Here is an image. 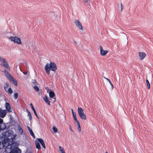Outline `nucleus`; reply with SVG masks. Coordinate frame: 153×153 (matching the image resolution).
I'll return each instance as SVG.
<instances>
[{
    "label": "nucleus",
    "instance_id": "1",
    "mask_svg": "<svg viewBox=\"0 0 153 153\" xmlns=\"http://www.w3.org/2000/svg\"><path fill=\"white\" fill-rule=\"evenodd\" d=\"M56 69V64L53 62H50V64L47 63L45 66V71L48 75L50 74L51 70L55 72Z\"/></svg>",
    "mask_w": 153,
    "mask_h": 153
},
{
    "label": "nucleus",
    "instance_id": "2",
    "mask_svg": "<svg viewBox=\"0 0 153 153\" xmlns=\"http://www.w3.org/2000/svg\"><path fill=\"white\" fill-rule=\"evenodd\" d=\"M13 132L12 130H8L5 132H3V139L4 140L7 139V141L9 142L10 141V139H12L13 137H12L10 138L9 137L11 136L13 134Z\"/></svg>",
    "mask_w": 153,
    "mask_h": 153
},
{
    "label": "nucleus",
    "instance_id": "3",
    "mask_svg": "<svg viewBox=\"0 0 153 153\" xmlns=\"http://www.w3.org/2000/svg\"><path fill=\"white\" fill-rule=\"evenodd\" d=\"M12 153H21V151L18 147L19 143L17 142L13 143Z\"/></svg>",
    "mask_w": 153,
    "mask_h": 153
},
{
    "label": "nucleus",
    "instance_id": "4",
    "mask_svg": "<svg viewBox=\"0 0 153 153\" xmlns=\"http://www.w3.org/2000/svg\"><path fill=\"white\" fill-rule=\"evenodd\" d=\"M78 112L81 119L84 120H85L86 119V115L84 113V111L82 108L78 107Z\"/></svg>",
    "mask_w": 153,
    "mask_h": 153
},
{
    "label": "nucleus",
    "instance_id": "5",
    "mask_svg": "<svg viewBox=\"0 0 153 153\" xmlns=\"http://www.w3.org/2000/svg\"><path fill=\"white\" fill-rule=\"evenodd\" d=\"M9 39L11 41H13L15 43H16L18 44H22V42L20 39L17 37L10 36L9 38Z\"/></svg>",
    "mask_w": 153,
    "mask_h": 153
},
{
    "label": "nucleus",
    "instance_id": "6",
    "mask_svg": "<svg viewBox=\"0 0 153 153\" xmlns=\"http://www.w3.org/2000/svg\"><path fill=\"white\" fill-rule=\"evenodd\" d=\"M9 143H8V145L6 146L5 149V151L6 153H12V148L13 145V143L9 145Z\"/></svg>",
    "mask_w": 153,
    "mask_h": 153
},
{
    "label": "nucleus",
    "instance_id": "7",
    "mask_svg": "<svg viewBox=\"0 0 153 153\" xmlns=\"http://www.w3.org/2000/svg\"><path fill=\"white\" fill-rule=\"evenodd\" d=\"M7 139L4 140L0 142V149H1L6 146L7 143H8Z\"/></svg>",
    "mask_w": 153,
    "mask_h": 153
},
{
    "label": "nucleus",
    "instance_id": "8",
    "mask_svg": "<svg viewBox=\"0 0 153 153\" xmlns=\"http://www.w3.org/2000/svg\"><path fill=\"white\" fill-rule=\"evenodd\" d=\"M76 25L80 30H83V28L81 24L79 21L78 19L74 21Z\"/></svg>",
    "mask_w": 153,
    "mask_h": 153
},
{
    "label": "nucleus",
    "instance_id": "9",
    "mask_svg": "<svg viewBox=\"0 0 153 153\" xmlns=\"http://www.w3.org/2000/svg\"><path fill=\"white\" fill-rule=\"evenodd\" d=\"M0 65L1 66L7 69V70L10 71V67L6 60L4 61V62H1Z\"/></svg>",
    "mask_w": 153,
    "mask_h": 153
},
{
    "label": "nucleus",
    "instance_id": "10",
    "mask_svg": "<svg viewBox=\"0 0 153 153\" xmlns=\"http://www.w3.org/2000/svg\"><path fill=\"white\" fill-rule=\"evenodd\" d=\"M100 54L102 56L105 55L108 52V51H105L103 50L102 47L101 46H100Z\"/></svg>",
    "mask_w": 153,
    "mask_h": 153
},
{
    "label": "nucleus",
    "instance_id": "11",
    "mask_svg": "<svg viewBox=\"0 0 153 153\" xmlns=\"http://www.w3.org/2000/svg\"><path fill=\"white\" fill-rule=\"evenodd\" d=\"M10 82L15 86L17 85V82L16 80L13 77H10L9 79Z\"/></svg>",
    "mask_w": 153,
    "mask_h": 153
},
{
    "label": "nucleus",
    "instance_id": "12",
    "mask_svg": "<svg viewBox=\"0 0 153 153\" xmlns=\"http://www.w3.org/2000/svg\"><path fill=\"white\" fill-rule=\"evenodd\" d=\"M7 111L6 110H1L0 111V117L1 118H4L6 115Z\"/></svg>",
    "mask_w": 153,
    "mask_h": 153
},
{
    "label": "nucleus",
    "instance_id": "13",
    "mask_svg": "<svg viewBox=\"0 0 153 153\" xmlns=\"http://www.w3.org/2000/svg\"><path fill=\"white\" fill-rule=\"evenodd\" d=\"M139 55L140 57V59L141 60L143 59L146 56V54L142 52H139Z\"/></svg>",
    "mask_w": 153,
    "mask_h": 153
},
{
    "label": "nucleus",
    "instance_id": "14",
    "mask_svg": "<svg viewBox=\"0 0 153 153\" xmlns=\"http://www.w3.org/2000/svg\"><path fill=\"white\" fill-rule=\"evenodd\" d=\"M37 139L41 144L43 147L45 149V145L43 140L41 138H37Z\"/></svg>",
    "mask_w": 153,
    "mask_h": 153
},
{
    "label": "nucleus",
    "instance_id": "15",
    "mask_svg": "<svg viewBox=\"0 0 153 153\" xmlns=\"http://www.w3.org/2000/svg\"><path fill=\"white\" fill-rule=\"evenodd\" d=\"M9 71L7 70V69L6 70H4V72L5 74V76L9 79L10 78V77H12L11 76L10 74L9 73L8 71Z\"/></svg>",
    "mask_w": 153,
    "mask_h": 153
},
{
    "label": "nucleus",
    "instance_id": "16",
    "mask_svg": "<svg viewBox=\"0 0 153 153\" xmlns=\"http://www.w3.org/2000/svg\"><path fill=\"white\" fill-rule=\"evenodd\" d=\"M6 110H7L9 112H12V110L10 108V105L8 103L6 102Z\"/></svg>",
    "mask_w": 153,
    "mask_h": 153
},
{
    "label": "nucleus",
    "instance_id": "17",
    "mask_svg": "<svg viewBox=\"0 0 153 153\" xmlns=\"http://www.w3.org/2000/svg\"><path fill=\"white\" fill-rule=\"evenodd\" d=\"M0 126L4 128H6V125L5 123H3V120L0 118Z\"/></svg>",
    "mask_w": 153,
    "mask_h": 153
},
{
    "label": "nucleus",
    "instance_id": "18",
    "mask_svg": "<svg viewBox=\"0 0 153 153\" xmlns=\"http://www.w3.org/2000/svg\"><path fill=\"white\" fill-rule=\"evenodd\" d=\"M43 99L45 101V102H46L48 105H50V100L49 101L48 98L47 96H45L43 97Z\"/></svg>",
    "mask_w": 153,
    "mask_h": 153
},
{
    "label": "nucleus",
    "instance_id": "19",
    "mask_svg": "<svg viewBox=\"0 0 153 153\" xmlns=\"http://www.w3.org/2000/svg\"><path fill=\"white\" fill-rule=\"evenodd\" d=\"M30 106L31 107V108H32V109H33V112H34V113L35 115V116H36V117L38 119H39V118L38 117V115L37 114L36 111V110L34 108V107H33V104H32V103H31L30 104Z\"/></svg>",
    "mask_w": 153,
    "mask_h": 153
},
{
    "label": "nucleus",
    "instance_id": "20",
    "mask_svg": "<svg viewBox=\"0 0 153 153\" xmlns=\"http://www.w3.org/2000/svg\"><path fill=\"white\" fill-rule=\"evenodd\" d=\"M35 143L36 145V148L38 149H40L41 147L39 142L37 140H35Z\"/></svg>",
    "mask_w": 153,
    "mask_h": 153
},
{
    "label": "nucleus",
    "instance_id": "21",
    "mask_svg": "<svg viewBox=\"0 0 153 153\" xmlns=\"http://www.w3.org/2000/svg\"><path fill=\"white\" fill-rule=\"evenodd\" d=\"M49 97L51 98H53L55 96V93L53 91H50L49 92Z\"/></svg>",
    "mask_w": 153,
    "mask_h": 153
},
{
    "label": "nucleus",
    "instance_id": "22",
    "mask_svg": "<svg viewBox=\"0 0 153 153\" xmlns=\"http://www.w3.org/2000/svg\"><path fill=\"white\" fill-rule=\"evenodd\" d=\"M27 112H28V117L30 120L31 121L32 119V117L31 114L30 112L28 110H27Z\"/></svg>",
    "mask_w": 153,
    "mask_h": 153
},
{
    "label": "nucleus",
    "instance_id": "23",
    "mask_svg": "<svg viewBox=\"0 0 153 153\" xmlns=\"http://www.w3.org/2000/svg\"><path fill=\"white\" fill-rule=\"evenodd\" d=\"M18 128L19 131V133H20L21 134H22L23 132V130L22 128L19 125H18Z\"/></svg>",
    "mask_w": 153,
    "mask_h": 153
},
{
    "label": "nucleus",
    "instance_id": "24",
    "mask_svg": "<svg viewBox=\"0 0 153 153\" xmlns=\"http://www.w3.org/2000/svg\"><path fill=\"white\" fill-rule=\"evenodd\" d=\"M29 131V133L30 134L31 136H32L33 138H35V135H34V133H33L32 130L30 131Z\"/></svg>",
    "mask_w": 153,
    "mask_h": 153
},
{
    "label": "nucleus",
    "instance_id": "25",
    "mask_svg": "<svg viewBox=\"0 0 153 153\" xmlns=\"http://www.w3.org/2000/svg\"><path fill=\"white\" fill-rule=\"evenodd\" d=\"M146 81L147 85V88L148 89H149L150 88V85L149 82V81L147 79H146Z\"/></svg>",
    "mask_w": 153,
    "mask_h": 153
},
{
    "label": "nucleus",
    "instance_id": "26",
    "mask_svg": "<svg viewBox=\"0 0 153 153\" xmlns=\"http://www.w3.org/2000/svg\"><path fill=\"white\" fill-rule=\"evenodd\" d=\"M33 88L36 92L38 91L39 90V88L36 86V85H34L33 87Z\"/></svg>",
    "mask_w": 153,
    "mask_h": 153
},
{
    "label": "nucleus",
    "instance_id": "27",
    "mask_svg": "<svg viewBox=\"0 0 153 153\" xmlns=\"http://www.w3.org/2000/svg\"><path fill=\"white\" fill-rule=\"evenodd\" d=\"M6 59L2 56H0V62H4Z\"/></svg>",
    "mask_w": 153,
    "mask_h": 153
},
{
    "label": "nucleus",
    "instance_id": "28",
    "mask_svg": "<svg viewBox=\"0 0 153 153\" xmlns=\"http://www.w3.org/2000/svg\"><path fill=\"white\" fill-rule=\"evenodd\" d=\"M32 83L34 85H37V83L36 79H33L32 80Z\"/></svg>",
    "mask_w": 153,
    "mask_h": 153
},
{
    "label": "nucleus",
    "instance_id": "29",
    "mask_svg": "<svg viewBox=\"0 0 153 153\" xmlns=\"http://www.w3.org/2000/svg\"><path fill=\"white\" fill-rule=\"evenodd\" d=\"M52 129L54 133H56L57 132V129L56 127H53L52 128Z\"/></svg>",
    "mask_w": 153,
    "mask_h": 153
},
{
    "label": "nucleus",
    "instance_id": "30",
    "mask_svg": "<svg viewBox=\"0 0 153 153\" xmlns=\"http://www.w3.org/2000/svg\"><path fill=\"white\" fill-rule=\"evenodd\" d=\"M8 93L10 94H12L13 92V91L11 88H9L8 89Z\"/></svg>",
    "mask_w": 153,
    "mask_h": 153
},
{
    "label": "nucleus",
    "instance_id": "31",
    "mask_svg": "<svg viewBox=\"0 0 153 153\" xmlns=\"http://www.w3.org/2000/svg\"><path fill=\"white\" fill-rule=\"evenodd\" d=\"M18 94L17 93H15L14 95V98L16 99L18 97Z\"/></svg>",
    "mask_w": 153,
    "mask_h": 153
},
{
    "label": "nucleus",
    "instance_id": "32",
    "mask_svg": "<svg viewBox=\"0 0 153 153\" xmlns=\"http://www.w3.org/2000/svg\"><path fill=\"white\" fill-rule=\"evenodd\" d=\"M59 148L60 152H65L63 148L61 146H59Z\"/></svg>",
    "mask_w": 153,
    "mask_h": 153
},
{
    "label": "nucleus",
    "instance_id": "33",
    "mask_svg": "<svg viewBox=\"0 0 153 153\" xmlns=\"http://www.w3.org/2000/svg\"><path fill=\"white\" fill-rule=\"evenodd\" d=\"M74 120L75 121L77 120V117L76 114L73 115Z\"/></svg>",
    "mask_w": 153,
    "mask_h": 153
},
{
    "label": "nucleus",
    "instance_id": "34",
    "mask_svg": "<svg viewBox=\"0 0 153 153\" xmlns=\"http://www.w3.org/2000/svg\"><path fill=\"white\" fill-rule=\"evenodd\" d=\"M6 128H4V127H1L0 126V132H1V131H3L4 129H5Z\"/></svg>",
    "mask_w": 153,
    "mask_h": 153
},
{
    "label": "nucleus",
    "instance_id": "35",
    "mask_svg": "<svg viewBox=\"0 0 153 153\" xmlns=\"http://www.w3.org/2000/svg\"><path fill=\"white\" fill-rule=\"evenodd\" d=\"M77 129L79 132L81 131V128L80 125L78 126Z\"/></svg>",
    "mask_w": 153,
    "mask_h": 153
},
{
    "label": "nucleus",
    "instance_id": "36",
    "mask_svg": "<svg viewBox=\"0 0 153 153\" xmlns=\"http://www.w3.org/2000/svg\"><path fill=\"white\" fill-rule=\"evenodd\" d=\"M7 86H5L4 87V90H5V91H7V88H8L7 85Z\"/></svg>",
    "mask_w": 153,
    "mask_h": 153
},
{
    "label": "nucleus",
    "instance_id": "37",
    "mask_svg": "<svg viewBox=\"0 0 153 153\" xmlns=\"http://www.w3.org/2000/svg\"><path fill=\"white\" fill-rule=\"evenodd\" d=\"M120 6L121 8V11L123 9V4L121 3L120 4Z\"/></svg>",
    "mask_w": 153,
    "mask_h": 153
},
{
    "label": "nucleus",
    "instance_id": "38",
    "mask_svg": "<svg viewBox=\"0 0 153 153\" xmlns=\"http://www.w3.org/2000/svg\"><path fill=\"white\" fill-rule=\"evenodd\" d=\"M109 83L110 84V85H111L112 89H113V88H114L113 85L112 84L111 81H109Z\"/></svg>",
    "mask_w": 153,
    "mask_h": 153
},
{
    "label": "nucleus",
    "instance_id": "39",
    "mask_svg": "<svg viewBox=\"0 0 153 153\" xmlns=\"http://www.w3.org/2000/svg\"><path fill=\"white\" fill-rule=\"evenodd\" d=\"M28 130L29 131H30L32 130V129L30 128L28 126H27Z\"/></svg>",
    "mask_w": 153,
    "mask_h": 153
},
{
    "label": "nucleus",
    "instance_id": "40",
    "mask_svg": "<svg viewBox=\"0 0 153 153\" xmlns=\"http://www.w3.org/2000/svg\"><path fill=\"white\" fill-rule=\"evenodd\" d=\"M76 121V123L78 125V126L80 125L79 123L78 120L76 121Z\"/></svg>",
    "mask_w": 153,
    "mask_h": 153
},
{
    "label": "nucleus",
    "instance_id": "41",
    "mask_svg": "<svg viewBox=\"0 0 153 153\" xmlns=\"http://www.w3.org/2000/svg\"><path fill=\"white\" fill-rule=\"evenodd\" d=\"M71 111H72V115H73L75 114H76V113H74V112L73 110L72 109H71Z\"/></svg>",
    "mask_w": 153,
    "mask_h": 153
},
{
    "label": "nucleus",
    "instance_id": "42",
    "mask_svg": "<svg viewBox=\"0 0 153 153\" xmlns=\"http://www.w3.org/2000/svg\"><path fill=\"white\" fill-rule=\"evenodd\" d=\"M103 77L104 79H105L107 81H108L109 82V81H110L108 78H105V77Z\"/></svg>",
    "mask_w": 153,
    "mask_h": 153
},
{
    "label": "nucleus",
    "instance_id": "43",
    "mask_svg": "<svg viewBox=\"0 0 153 153\" xmlns=\"http://www.w3.org/2000/svg\"><path fill=\"white\" fill-rule=\"evenodd\" d=\"M85 3H90L89 0H86L85 1Z\"/></svg>",
    "mask_w": 153,
    "mask_h": 153
},
{
    "label": "nucleus",
    "instance_id": "44",
    "mask_svg": "<svg viewBox=\"0 0 153 153\" xmlns=\"http://www.w3.org/2000/svg\"><path fill=\"white\" fill-rule=\"evenodd\" d=\"M70 127V128H70V129L71 130V131H72L73 132V131L72 130V129H71V126H70V127Z\"/></svg>",
    "mask_w": 153,
    "mask_h": 153
},
{
    "label": "nucleus",
    "instance_id": "45",
    "mask_svg": "<svg viewBox=\"0 0 153 153\" xmlns=\"http://www.w3.org/2000/svg\"><path fill=\"white\" fill-rule=\"evenodd\" d=\"M27 72H24L23 73V74H25V75L26 74H27Z\"/></svg>",
    "mask_w": 153,
    "mask_h": 153
},
{
    "label": "nucleus",
    "instance_id": "46",
    "mask_svg": "<svg viewBox=\"0 0 153 153\" xmlns=\"http://www.w3.org/2000/svg\"><path fill=\"white\" fill-rule=\"evenodd\" d=\"M54 102H55V101H56V98H54Z\"/></svg>",
    "mask_w": 153,
    "mask_h": 153
},
{
    "label": "nucleus",
    "instance_id": "47",
    "mask_svg": "<svg viewBox=\"0 0 153 153\" xmlns=\"http://www.w3.org/2000/svg\"><path fill=\"white\" fill-rule=\"evenodd\" d=\"M61 153H65V152H61Z\"/></svg>",
    "mask_w": 153,
    "mask_h": 153
},
{
    "label": "nucleus",
    "instance_id": "48",
    "mask_svg": "<svg viewBox=\"0 0 153 153\" xmlns=\"http://www.w3.org/2000/svg\"><path fill=\"white\" fill-rule=\"evenodd\" d=\"M74 42L75 43H76V42H75V41H74Z\"/></svg>",
    "mask_w": 153,
    "mask_h": 153
},
{
    "label": "nucleus",
    "instance_id": "49",
    "mask_svg": "<svg viewBox=\"0 0 153 153\" xmlns=\"http://www.w3.org/2000/svg\"><path fill=\"white\" fill-rule=\"evenodd\" d=\"M105 153H108L107 152H106Z\"/></svg>",
    "mask_w": 153,
    "mask_h": 153
},
{
    "label": "nucleus",
    "instance_id": "50",
    "mask_svg": "<svg viewBox=\"0 0 153 153\" xmlns=\"http://www.w3.org/2000/svg\"><path fill=\"white\" fill-rule=\"evenodd\" d=\"M30 153H32V152H30Z\"/></svg>",
    "mask_w": 153,
    "mask_h": 153
}]
</instances>
